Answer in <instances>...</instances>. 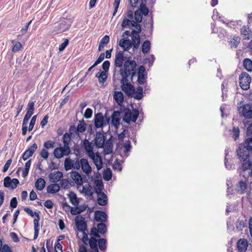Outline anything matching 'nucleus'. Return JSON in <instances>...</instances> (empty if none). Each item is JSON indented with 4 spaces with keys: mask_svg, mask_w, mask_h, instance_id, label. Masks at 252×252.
I'll return each instance as SVG.
<instances>
[{
    "mask_svg": "<svg viewBox=\"0 0 252 252\" xmlns=\"http://www.w3.org/2000/svg\"><path fill=\"white\" fill-rule=\"evenodd\" d=\"M32 155L33 154H32L31 152H30L29 151L27 150L23 154L22 158L23 159V160H26L29 158L31 157L32 156Z\"/></svg>",
    "mask_w": 252,
    "mask_h": 252,
    "instance_id": "0e129e2a",
    "label": "nucleus"
},
{
    "mask_svg": "<svg viewBox=\"0 0 252 252\" xmlns=\"http://www.w3.org/2000/svg\"><path fill=\"white\" fill-rule=\"evenodd\" d=\"M121 75L122 76V79L121 80V85H122L123 84H125V83H128V80L127 78L130 76H131V75H128L126 73H124L123 72H121Z\"/></svg>",
    "mask_w": 252,
    "mask_h": 252,
    "instance_id": "864d4df0",
    "label": "nucleus"
},
{
    "mask_svg": "<svg viewBox=\"0 0 252 252\" xmlns=\"http://www.w3.org/2000/svg\"><path fill=\"white\" fill-rule=\"evenodd\" d=\"M109 41V36L107 35H105L102 37L100 41V43L104 45H106Z\"/></svg>",
    "mask_w": 252,
    "mask_h": 252,
    "instance_id": "774afa93",
    "label": "nucleus"
},
{
    "mask_svg": "<svg viewBox=\"0 0 252 252\" xmlns=\"http://www.w3.org/2000/svg\"><path fill=\"white\" fill-rule=\"evenodd\" d=\"M239 128L238 127H234L232 130V137L235 140L239 137Z\"/></svg>",
    "mask_w": 252,
    "mask_h": 252,
    "instance_id": "13d9d810",
    "label": "nucleus"
},
{
    "mask_svg": "<svg viewBox=\"0 0 252 252\" xmlns=\"http://www.w3.org/2000/svg\"><path fill=\"white\" fill-rule=\"evenodd\" d=\"M71 136L68 133H65L63 137V145L67 146L69 147V144L71 142Z\"/></svg>",
    "mask_w": 252,
    "mask_h": 252,
    "instance_id": "a18cd8bd",
    "label": "nucleus"
},
{
    "mask_svg": "<svg viewBox=\"0 0 252 252\" xmlns=\"http://www.w3.org/2000/svg\"><path fill=\"white\" fill-rule=\"evenodd\" d=\"M122 26L123 28L125 27H135L137 30H138L136 31L137 32H138L139 33L141 31V26L139 24H138V23L135 22L133 20H128L127 19H124L122 23Z\"/></svg>",
    "mask_w": 252,
    "mask_h": 252,
    "instance_id": "9b49d317",
    "label": "nucleus"
},
{
    "mask_svg": "<svg viewBox=\"0 0 252 252\" xmlns=\"http://www.w3.org/2000/svg\"><path fill=\"white\" fill-rule=\"evenodd\" d=\"M82 144L81 145L82 147L86 152L87 155L89 157L90 156L94 155V151H93V145L92 143L89 141V140L87 139H85L83 141H82Z\"/></svg>",
    "mask_w": 252,
    "mask_h": 252,
    "instance_id": "f8f14e48",
    "label": "nucleus"
},
{
    "mask_svg": "<svg viewBox=\"0 0 252 252\" xmlns=\"http://www.w3.org/2000/svg\"><path fill=\"white\" fill-rule=\"evenodd\" d=\"M121 112L119 111H114L111 115V124L116 128H118L120 124Z\"/></svg>",
    "mask_w": 252,
    "mask_h": 252,
    "instance_id": "f3484780",
    "label": "nucleus"
},
{
    "mask_svg": "<svg viewBox=\"0 0 252 252\" xmlns=\"http://www.w3.org/2000/svg\"><path fill=\"white\" fill-rule=\"evenodd\" d=\"M99 233L95 227H93L91 228L90 234L93 236L92 237L95 239L96 238H100V236Z\"/></svg>",
    "mask_w": 252,
    "mask_h": 252,
    "instance_id": "6e6d98bb",
    "label": "nucleus"
},
{
    "mask_svg": "<svg viewBox=\"0 0 252 252\" xmlns=\"http://www.w3.org/2000/svg\"><path fill=\"white\" fill-rule=\"evenodd\" d=\"M250 151H252V138L247 139L244 144H241L237 150L239 159L242 162V169L246 171L252 166V161L250 160Z\"/></svg>",
    "mask_w": 252,
    "mask_h": 252,
    "instance_id": "f257e3e1",
    "label": "nucleus"
},
{
    "mask_svg": "<svg viewBox=\"0 0 252 252\" xmlns=\"http://www.w3.org/2000/svg\"><path fill=\"white\" fill-rule=\"evenodd\" d=\"M75 220L77 228L79 231L84 232L87 230V223L83 217L78 215L75 217Z\"/></svg>",
    "mask_w": 252,
    "mask_h": 252,
    "instance_id": "1a4fd4ad",
    "label": "nucleus"
},
{
    "mask_svg": "<svg viewBox=\"0 0 252 252\" xmlns=\"http://www.w3.org/2000/svg\"><path fill=\"white\" fill-rule=\"evenodd\" d=\"M69 198L70 202L74 206H77L79 205V201L77 199V196L74 192H70L69 194Z\"/></svg>",
    "mask_w": 252,
    "mask_h": 252,
    "instance_id": "37998d69",
    "label": "nucleus"
},
{
    "mask_svg": "<svg viewBox=\"0 0 252 252\" xmlns=\"http://www.w3.org/2000/svg\"><path fill=\"white\" fill-rule=\"evenodd\" d=\"M134 21L138 23H141L142 21V14L138 10H136L134 12Z\"/></svg>",
    "mask_w": 252,
    "mask_h": 252,
    "instance_id": "8fccbe9b",
    "label": "nucleus"
},
{
    "mask_svg": "<svg viewBox=\"0 0 252 252\" xmlns=\"http://www.w3.org/2000/svg\"><path fill=\"white\" fill-rule=\"evenodd\" d=\"M72 138H78L80 137V134L77 130V127L75 125H71L69 126V133Z\"/></svg>",
    "mask_w": 252,
    "mask_h": 252,
    "instance_id": "f704fd0d",
    "label": "nucleus"
},
{
    "mask_svg": "<svg viewBox=\"0 0 252 252\" xmlns=\"http://www.w3.org/2000/svg\"><path fill=\"white\" fill-rule=\"evenodd\" d=\"M74 18L73 16L69 15L68 16H66L65 17H63L62 20H63L67 24H69V26L70 27L74 21Z\"/></svg>",
    "mask_w": 252,
    "mask_h": 252,
    "instance_id": "603ef678",
    "label": "nucleus"
},
{
    "mask_svg": "<svg viewBox=\"0 0 252 252\" xmlns=\"http://www.w3.org/2000/svg\"><path fill=\"white\" fill-rule=\"evenodd\" d=\"M97 243H98L99 248L101 251L106 250V249L107 248V247H106L107 241L105 239H104V238L99 239L98 240H97Z\"/></svg>",
    "mask_w": 252,
    "mask_h": 252,
    "instance_id": "de8ad7c7",
    "label": "nucleus"
},
{
    "mask_svg": "<svg viewBox=\"0 0 252 252\" xmlns=\"http://www.w3.org/2000/svg\"><path fill=\"white\" fill-rule=\"evenodd\" d=\"M131 37L132 41L131 42L132 43L133 48L137 49L140 45V36L138 32H137L135 30H133L131 31Z\"/></svg>",
    "mask_w": 252,
    "mask_h": 252,
    "instance_id": "6ab92c4d",
    "label": "nucleus"
},
{
    "mask_svg": "<svg viewBox=\"0 0 252 252\" xmlns=\"http://www.w3.org/2000/svg\"><path fill=\"white\" fill-rule=\"evenodd\" d=\"M241 34L244 40H249L252 38V31L249 26H243L240 29Z\"/></svg>",
    "mask_w": 252,
    "mask_h": 252,
    "instance_id": "ddd939ff",
    "label": "nucleus"
},
{
    "mask_svg": "<svg viewBox=\"0 0 252 252\" xmlns=\"http://www.w3.org/2000/svg\"><path fill=\"white\" fill-rule=\"evenodd\" d=\"M95 77L98 78L99 83L104 85L107 79V73L105 71H100L95 74Z\"/></svg>",
    "mask_w": 252,
    "mask_h": 252,
    "instance_id": "a878e982",
    "label": "nucleus"
},
{
    "mask_svg": "<svg viewBox=\"0 0 252 252\" xmlns=\"http://www.w3.org/2000/svg\"><path fill=\"white\" fill-rule=\"evenodd\" d=\"M70 177L77 185L80 186L83 184V178L78 172L71 171L70 172Z\"/></svg>",
    "mask_w": 252,
    "mask_h": 252,
    "instance_id": "5701e85b",
    "label": "nucleus"
},
{
    "mask_svg": "<svg viewBox=\"0 0 252 252\" xmlns=\"http://www.w3.org/2000/svg\"><path fill=\"white\" fill-rule=\"evenodd\" d=\"M55 142L52 140H47L43 144V148L48 149L53 148L55 147Z\"/></svg>",
    "mask_w": 252,
    "mask_h": 252,
    "instance_id": "09e8293b",
    "label": "nucleus"
},
{
    "mask_svg": "<svg viewBox=\"0 0 252 252\" xmlns=\"http://www.w3.org/2000/svg\"><path fill=\"white\" fill-rule=\"evenodd\" d=\"M90 157L94 163L97 170H100L102 167V160L98 153H94L93 156H90Z\"/></svg>",
    "mask_w": 252,
    "mask_h": 252,
    "instance_id": "a211bd4d",
    "label": "nucleus"
},
{
    "mask_svg": "<svg viewBox=\"0 0 252 252\" xmlns=\"http://www.w3.org/2000/svg\"><path fill=\"white\" fill-rule=\"evenodd\" d=\"M11 43H13V46L12 51L14 53L18 52L23 48L22 44L19 41H14L11 40Z\"/></svg>",
    "mask_w": 252,
    "mask_h": 252,
    "instance_id": "ea45409f",
    "label": "nucleus"
},
{
    "mask_svg": "<svg viewBox=\"0 0 252 252\" xmlns=\"http://www.w3.org/2000/svg\"><path fill=\"white\" fill-rule=\"evenodd\" d=\"M119 45L125 51H127L133 46L132 43L128 39H121L119 41Z\"/></svg>",
    "mask_w": 252,
    "mask_h": 252,
    "instance_id": "bb28decb",
    "label": "nucleus"
},
{
    "mask_svg": "<svg viewBox=\"0 0 252 252\" xmlns=\"http://www.w3.org/2000/svg\"><path fill=\"white\" fill-rule=\"evenodd\" d=\"M147 78V73L144 66L141 65L138 71L137 82L139 85H143L146 83Z\"/></svg>",
    "mask_w": 252,
    "mask_h": 252,
    "instance_id": "9d476101",
    "label": "nucleus"
},
{
    "mask_svg": "<svg viewBox=\"0 0 252 252\" xmlns=\"http://www.w3.org/2000/svg\"><path fill=\"white\" fill-rule=\"evenodd\" d=\"M70 153V149L69 147L63 145V147L56 148L54 151L53 154L55 157L60 159L64 156H67Z\"/></svg>",
    "mask_w": 252,
    "mask_h": 252,
    "instance_id": "39448f33",
    "label": "nucleus"
},
{
    "mask_svg": "<svg viewBox=\"0 0 252 252\" xmlns=\"http://www.w3.org/2000/svg\"><path fill=\"white\" fill-rule=\"evenodd\" d=\"M237 245L239 252H245L248 246V241L245 239H240L238 240Z\"/></svg>",
    "mask_w": 252,
    "mask_h": 252,
    "instance_id": "b1692460",
    "label": "nucleus"
},
{
    "mask_svg": "<svg viewBox=\"0 0 252 252\" xmlns=\"http://www.w3.org/2000/svg\"><path fill=\"white\" fill-rule=\"evenodd\" d=\"M240 116L246 119L252 118V104H246L240 107L239 109Z\"/></svg>",
    "mask_w": 252,
    "mask_h": 252,
    "instance_id": "0eeeda50",
    "label": "nucleus"
},
{
    "mask_svg": "<svg viewBox=\"0 0 252 252\" xmlns=\"http://www.w3.org/2000/svg\"><path fill=\"white\" fill-rule=\"evenodd\" d=\"M60 189V186L56 183L52 184L49 185L47 188V191L49 193H55L58 192Z\"/></svg>",
    "mask_w": 252,
    "mask_h": 252,
    "instance_id": "7c9ffc66",
    "label": "nucleus"
},
{
    "mask_svg": "<svg viewBox=\"0 0 252 252\" xmlns=\"http://www.w3.org/2000/svg\"><path fill=\"white\" fill-rule=\"evenodd\" d=\"M136 63L134 61L126 60L124 63V69H121V72L131 75L132 77L135 74Z\"/></svg>",
    "mask_w": 252,
    "mask_h": 252,
    "instance_id": "7ed1b4c3",
    "label": "nucleus"
},
{
    "mask_svg": "<svg viewBox=\"0 0 252 252\" xmlns=\"http://www.w3.org/2000/svg\"><path fill=\"white\" fill-rule=\"evenodd\" d=\"M80 168L88 176L91 174L92 171V167L88 160L84 158H79V169Z\"/></svg>",
    "mask_w": 252,
    "mask_h": 252,
    "instance_id": "6e6552de",
    "label": "nucleus"
},
{
    "mask_svg": "<svg viewBox=\"0 0 252 252\" xmlns=\"http://www.w3.org/2000/svg\"><path fill=\"white\" fill-rule=\"evenodd\" d=\"M94 126L96 128L102 127L106 125L104 123V117L101 113H98L94 117Z\"/></svg>",
    "mask_w": 252,
    "mask_h": 252,
    "instance_id": "4468645a",
    "label": "nucleus"
},
{
    "mask_svg": "<svg viewBox=\"0 0 252 252\" xmlns=\"http://www.w3.org/2000/svg\"><path fill=\"white\" fill-rule=\"evenodd\" d=\"M86 126L87 125L83 120L79 121V123L78 124L77 126V130L78 131L79 134L83 133L86 130Z\"/></svg>",
    "mask_w": 252,
    "mask_h": 252,
    "instance_id": "58836bf2",
    "label": "nucleus"
},
{
    "mask_svg": "<svg viewBox=\"0 0 252 252\" xmlns=\"http://www.w3.org/2000/svg\"><path fill=\"white\" fill-rule=\"evenodd\" d=\"M93 114V111L91 108H88L86 109L84 116L86 119H89L90 118Z\"/></svg>",
    "mask_w": 252,
    "mask_h": 252,
    "instance_id": "69168bd1",
    "label": "nucleus"
},
{
    "mask_svg": "<svg viewBox=\"0 0 252 252\" xmlns=\"http://www.w3.org/2000/svg\"><path fill=\"white\" fill-rule=\"evenodd\" d=\"M69 28V24H67L63 20H61L58 25L54 27V32L57 33H61L68 30Z\"/></svg>",
    "mask_w": 252,
    "mask_h": 252,
    "instance_id": "dca6fc26",
    "label": "nucleus"
},
{
    "mask_svg": "<svg viewBox=\"0 0 252 252\" xmlns=\"http://www.w3.org/2000/svg\"><path fill=\"white\" fill-rule=\"evenodd\" d=\"M89 245L91 249H92V252H98V249L97 248V240L93 237H92L89 241Z\"/></svg>",
    "mask_w": 252,
    "mask_h": 252,
    "instance_id": "473e14b6",
    "label": "nucleus"
},
{
    "mask_svg": "<svg viewBox=\"0 0 252 252\" xmlns=\"http://www.w3.org/2000/svg\"><path fill=\"white\" fill-rule=\"evenodd\" d=\"M113 98L116 102L120 105H121L124 102V95L120 91H116L114 92Z\"/></svg>",
    "mask_w": 252,
    "mask_h": 252,
    "instance_id": "c756f323",
    "label": "nucleus"
},
{
    "mask_svg": "<svg viewBox=\"0 0 252 252\" xmlns=\"http://www.w3.org/2000/svg\"><path fill=\"white\" fill-rule=\"evenodd\" d=\"M143 89L141 86H138L135 93L134 98L137 100H140L143 96Z\"/></svg>",
    "mask_w": 252,
    "mask_h": 252,
    "instance_id": "79ce46f5",
    "label": "nucleus"
},
{
    "mask_svg": "<svg viewBox=\"0 0 252 252\" xmlns=\"http://www.w3.org/2000/svg\"><path fill=\"white\" fill-rule=\"evenodd\" d=\"M139 114V111L137 109H133L132 111L127 109L125 112L123 121L127 124H129L130 122L135 123L138 117Z\"/></svg>",
    "mask_w": 252,
    "mask_h": 252,
    "instance_id": "f03ea898",
    "label": "nucleus"
},
{
    "mask_svg": "<svg viewBox=\"0 0 252 252\" xmlns=\"http://www.w3.org/2000/svg\"><path fill=\"white\" fill-rule=\"evenodd\" d=\"M12 180L9 176H7L4 179L3 185L5 188L11 187Z\"/></svg>",
    "mask_w": 252,
    "mask_h": 252,
    "instance_id": "052dcab7",
    "label": "nucleus"
},
{
    "mask_svg": "<svg viewBox=\"0 0 252 252\" xmlns=\"http://www.w3.org/2000/svg\"><path fill=\"white\" fill-rule=\"evenodd\" d=\"M146 1H144L142 0H141L140 8L138 9V10L141 12L142 14L144 15H147L149 12V9L146 5Z\"/></svg>",
    "mask_w": 252,
    "mask_h": 252,
    "instance_id": "4c0bfd02",
    "label": "nucleus"
},
{
    "mask_svg": "<svg viewBox=\"0 0 252 252\" xmlns=\"http://www.w3.org/2000/svg\"><path fill=\"white\" fill-rule=\"evenodd\" d=\"M61 187L64 189H69L70 187L69 181L66 179H63L60 181Z\"/></svg>",
    "mask_w": 252,
    "mask_h": 252,
    "instance_id": "3c124183",
    "label": "nucleus"
},
{
    "mask_svg": "<svg viewBox=\"0 0 252 252\" xmlns=\"http://www.w3.org/2000/svg\"><path fill=\"white\" fill-rule=\"evenodd\" d=\"M37 115H34L33 116L30 122V125H29V128H28V130L29 131H32L33 128V126L35 124V122H36V118H37Z\"/></svg>",
    "mask_w": 252,
    "mask_h": 252,
    "instance_id": "5fc2aeb1",
    "label": "nucleus"
},
{
    "mask_svg": "<svg viewBox=\"0 0 252 252\" xmlns=\"http://www.w3.org/2000/svg\"><path fill=\"white\" fill-rule=\"evenodd\" d=\"M110 63L109 61H104L102 64V67L103 69L102 71H105V72L107 73L108 69L110 67Z\"/></svg>",
    "mask_w": 252,
    "mask_h": 252,
    "instance_id": "e2e57ef3",
    "label": "nucleus"
},
{
    "mask_svg": "<svg viewBox=\"0 0 252 252\" xmlns=\"http://www.w3.org/2000/svg\"><path fill=\"white\" fill-rule=\"evenodd\" d=\"M240 38L239 36L236 35L234 36L229 42L231 47L236 48L240 43Z\"/></svg>",
    "mask_w": 252,
    "mask_h": 252,
    "instance_id": "c03bdc74",
    "label": "nucleus"
},
{
    "mask_svg": "<svg viewBox=\"0 0 252 252\" xmlns=\"http://www.w3.org/2000/svg\"><path fill=\"white\" fill-rule=\"evenodd\" d=\"M122 90L128 96H130L134 94L135 88L130 83H125L121 85Z\"/></svg>",
    "mask_w": 252,
    "mask_h": 252,
    "instance_id": "aec40b11",
    "label": "nucleus"
},
{
    "mask_svg": "<svg viewBox=\"0 0 252 252\" xmlns=\"http://www.w3.org/2000/svg\"><path fill=\"white\" fill-rule=\"evenodd\" d=\"M64 167L66 171L69 170L72 168L79 170V158H75L74 159L69 158H66L64 160Z\"/></svg>",
    "mask_w": 252,
    "mask_h": 252,
    "instance_id": "423d86ee",
    "label": "nucleus"
},
{
    "mask_svg": "<svg viewBox=\"0 0 252 252\" xmlns=\"http://www.w3.org/2000/svg\"><path fill=\"white\" fill-rule=\"evenodd\" d=\"M75 207L71 208L70 209L71 214L72 215H77L80 214L81 212L83 211V210L81 209L80 208L77 206H75Z\"/></svg>",
    "mask_w": 252,
    "mask_h": 252,
    "instance_id": "4d7b16f0",
    "label": "nucleus"
},
{
    "mask_svg": "<svg viewBox=\"0 0 252 252\" xmlns=\"http://www.w3.org/2000/svg\"><path fill=\"white\" fill-rule=\"evenodd\" d=\"M23 106H24V104L22 102V100H19L18 101V106L16 108L17 114L15 116V117H17L19 115V114L20 113V112H21V111L22 110V109L23 108Z\"/></svg>",
    "mask_w": 252,
    "mask_h": 252,
    "instance_id": "bf43d9fd",
    "label": "nucleus"
},
{
    "mask_svg": "<svg viewBox=\"0 0 252 252\" xmlns=\"http://www.w3.org/2000/svg\"><path fill=\"white\" fill-rule=\"evenodd\" d=\"M39 155L41 158H43L44 159H47L49 157V154L46 149L43 148L41 150Z\"/></svg>",
    "mask_w": 252,
    "mask_h": 252,
    "instance_id": "680f3d73",
    "label": "nucleus"
},
{
    "mask_svg": "<svg viewBox=\"0 0 252 252\" xmlns=\"http://www.w3.org/2000/svg\"><path fill=\"white\" fill-rule=\"evenodd\" d=\"M107 219L106 214L101 211H96L94 213V219L97 222H105Z\"/></svg>",
    "mask_w": 252,
    "mask_h": 252,
    "instance_id": "412c9836",
    "label": "nucleus"
},
{
    "mask_svg": "<svg viewBox=\"0 0 252 252\" xmlns=\"http://www.w3.org/2000/svg\"><path fill=\"white\" fill-rule=\"evenodd\" d=\"M100 196L97 199V202L99 205L105 206L107 203V197L106 195L104 193L98 194Z\"/></svg>",
    "mask_w": 252,
    "mask_h": 252,
    "instance_id": "e433bc0d",
    "label": "nucleus"
},
{
    "mask_svg": "<svg viewBox=\"0 0 252 252\" xmlns=\"http://www.w3.org/2000/svg\"><path fill=\"white\" fill-rule=\"evenodd\" d=\"M95 183V192L96 193L98 194H101V193H104L102 192V190L103 189V184L101 180H97L94 182Z\"/></svg>",
    "mask_w": 252,
    "mask_h": 252,
    "instance_id": "c85d7f7f",
    "label": "nucleus"
},
{
    "mask_svg": "<svg viewBox=\"0 0 252 252\" xmlns=\"http://www.w3.org/2000/svg\"><path fill=\"white\" fill-rule=\"evenodd\" d=\"M105 136L104 135L100 133H97L95 138V143L98 148H102L104 146L105 143Z\"/></svg>",
    "mask_w": 252,
    "mask_h": 252,
    "instance_id": "4be33fe9",
    "label": "nucleus"
},
{
    "mask_svg": "<svg viewBox=\"0 0 252 252\" xmlns=\"http://www.w3.org/2000/svg\"><path fill=\"white\" fill-rule=\"evenodd\" d=\"M36 189L38 190H42L45 186V181L43 178H40L35 183Z\"/></svg>",
    "mask_w": 252,
    "mask_h": 252,
    "instance_id": "c9c22d12",
    "label": "nucleus"
},
{
    "mask_svg": "<svg viewBox=\"0 0 252 252\" xmlns=\"http://www.w3.org/2000/svg\"><path fill=\"white\" fill-rule=\"evenodd\" d=\"M125 57L123 51H119L115 56L114 65L116 67H122L125 62Z\"/></svg>",
    "mask_w": 252,
    "mask_h": 252,
    "instance_id": "2eb2a0df",
    "label": "nucleus"
},
{
    "mask_svg": "<svg viewBox=\"0 0 252 252\" xmlns=\"http://www.w3.org/2000/svg\"><path fill=\"white\" fill-rule=\"evenodd\" d=\"M243 64L246 70L250 72H252V60L246 58L243 60Z\"/></svg>",
    "mask_w": 252,
    "mask_h": 252,
    "instance_id": "72a5a7b5",
    "label": "nucleus"
},
{
    "mask_svg": "<svg viewBox=\"0 0 252 252\" xmlns=\"http://www.w3.org/2000/svg\"><path fill=\"white\" fill-rule=\"evenodd\" d=\"M240 86L244 90H247L250 88L251 82V77L246 72H242L239 77Z\"/></svg>",
    "mask_w": 252,
    "mask_h": 252,
    "instance_id": "20e7f679",
    "label": "nucleus"
},
{
    "mask_svg": "<svg viewBox=\"0 0 252 252\" xmlns=\"http://www.w3.org/2000/svg\"><path fill=\"white\" fill-rule=\"evenodd\" d=\"M151 49V42L149 40L145 41L142 45V51L144 54L149 52Z\"/></svg>",
    "mask_w": 252,
    "mask_h": 252,
    "instance_id": "a19ab883",
    "label": "nucleus"
},
{
    "mask_svg": "<svg viewBox=\"0 0 252 252\" xmlns=\"http://www.w3.org/2000/svg\"><path fill=\"white\" fill-rule=\"evenodd\" d=\"M96 228L98 232L101 234H105L107 231V226L104 223L100 222L97 224Z\"/></svg>",
    "mask_w": 252,
    "mask_h": 252,
    "instance_id": "49530a36",
    "label": "nucleus"
},
{
    "mask_svg": "<svg viewBox=\"0 0 252 252\" xmlns=\"http://www.w3.org/2000/svg\"><path fill=\"white\" fill-rule=\"evenodd\" d=\"M69 43V41L67 39H65L63 42L59 46V50L60 51H63L66 47L68 45Z\"/></svg>",
    "mask_w": 252,
    "mask_h": 252,
    "instance_id": "338daca9",
    "label": "nucleus"
},
{
    "mask_svg": "<svg viewBox=\"0 0 252 252\" xmlns=\"http://www.w3.org/2000/svg\"><path fill=\"white\" fill-rule=\"evenodd\" d=\"M63 177V173L61 171H57L56 173H52L49 175L50 181L53 183H57L61 181V178Z\"/></svg>",
    "mask_w": 252,
    "mask_h": 252,
    "instance_id": "cd10ccee",
    "label": "nucleus"
},
{
    "mask_svg": "<svg viewBox=\"0 0 252 252\" xmlns=\"http://www.w3.org/2000/svg\"><path fill=\"white\" fill-rule=\"evenodd\" d=\"M34 103L35 101H30L27 104V108H26V115H28V116L32 117V116L34 113Z\"/></svg>",
    "mask_w": 252,
    "mask_h": 252,
    "instance_id": "2f4dec72",
    "label": "nucleus"
},
{
    "mask_svg": "<svg viewBox=\"0 0 252 252\" xmlns=\"http://www.w3.org/2000/svg\"><path fill=\"white\" fill-rule=\"evenodd\" d=\"M36 218L33 220V225H34V237L33 239H36L38 235L39 230V221L40 220V216L39 214H35Z\"/></svg>",
    "mask_w": 252,
    "mask_h": 252,
    "instance_id": "393cba45",
    "label": "nucleus"
}]
</instances>
